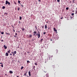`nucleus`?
<instances>
[{
    "instance_id": "obj_34",
    "label": "nucleus",
    "mask_w": 77,
    "mask_h": 77,
    "mask_svg": "<svg viewBox=\"0 0 77 77\" xmlns=\"http://www.w3.org/2000/svg\"><path fill=\"white\" fill-rule=\"evenodd\" d=\"M1 42H3V40H2Z\"/></svg>"
},
{
    "instance_id": "obj_42",
    "label": "nucleus",
    "mask_w": 77,
    "mask_h": 77,
    "mask_svg": "<svg viewBox=\"0 0 77 77\" xmlns=\"http://www.w3.org/2000/svg\"><path fill=\"white\" fill-rule=\"evenodd\" d=\"M51 41H53V40H52V39H51Z\"/></svg>"
},
{
    "instance_id": "obj_18",
    "label": "nucleus",
    "mask_w": 77,
    "mask_h": 77,
    "mask_svg": "<svg viewBox=\"0 0 77 77\" xmlns=\"http://www.w3.org/2000/svg\"><path fill=\"white\" fill-rule=\"evenodd\" d=\"M17 53V51H14V54H16Z\"/></svg>"
},
{
    "instance_id": "obj_57",
    "label": "nucleus",
    "mask_w": 77,
    "mask_h": 77,
    "mask_svg": "<svg viewBox=\"0 0 77 77\" xmlns=\"http://www.w3.org/2000/svg\"><path fill=\"white\" fill-rule=\"evenodd\" d=\"M47 23H48V22H47Z\"/></svg>"
},
{
    "instance_id": "obj_39",
    "label": "nucleus",
    "mask_w": 77,
    "mask_h": 77,
    "mask_svg": "<svg viewBox=\"0 0 77 77\" xmlns=\"http://www.w3.org/2000/svg\"><path fill=\"white\" fill-rule=\"evenodd\" d=\"M10 51H8V53H10Z\"/></svg>"
},
{
    "instance_id": "obj_20",
    "label": "nucleus",
    "mask_w": 77,
    "mask_h": 77,
    "mask_svg": "<svg viewBox=\"0 0 77 77\" xmlns=\"http://www.w3.org/2000/svg\"><path fill=\"white\" fill-rule=\"evenodd\" d=\"M29 63H30V61L29 62V61L28 60L27 61V63H29Z\"/></svg>"
},
{
    "instance_id": "obj_29",
    "label": "nucleus",
    "mask_w": 77,
    "mask_h": 77,
    "mask_svg": "<svg viewBox=\"0 0 77 77\" xmlns=\"http://www.w3.org/2000/svg\"><path fill=\"white\" fill-rule=\"evenodd\" d=\"M75 14H77V11H75Z\"/></svg>"
},
{
    "instance_id": "obj_3",
    "label": "nucleus",
    "mask_w": 77,
    "mask_h": 77,
    "mask_svg": "<svg viewBox=\"0 0 77 77\" xmlns=\"http://www.w3.org/2000/svg\"><path fill=\"white\" fill-rule=\"evenodd\" d=\"M31 37H32V35L31 34L29 35V38H31Z\"/></svg>"
},
{
    "instance_id": "obj_52",
    "label": "nucleus",
    "mask_w": 77,
    "mask_h": 77,
    "mask_svg": "<svg viewBox=\"0 0 77 77\" xmlns=\"http://www.w3.org/2000/svg\"><path fill=\"white\" fill-rule=\"evenodd\" d=\"M36 35H38V34H36Z\"/></svg>"
},
{
    "instance_id": "obj_32",
    "label": "nucleus",
    "mask_w": 77,
    "mask_h": 77,
    "mask_svg": "<svg viewBox=\"0 0 77 77\" xmlns=\"http://www.w3.org/2000/svg\"><path fill=\"white\" fill-rule=\"evenodd\" d=\"M1 66H2V67H3V65H1Z\"/></svg>"
},
{
    "instance_id": "obj_22",
    "label": "nucleus",
    "mask_w": 77,
    "mask_h": 77,
    "mask_svg": "<svg viewBox=\"0 0 77 77\" xmlns=\"http://www.w3.org/2000/svg\"><path fill=\"white\" fill-rule=\"evenodd\" d=\"M66 9L67 10H68V9H69V8H68V7H67L66 8Z\"/></svg>"
},
{
    "instance_id": "obj_2",
    "label": "nucleus",
    "mask_w": 77,
    "mask_h": 77,
    "mask_svg": "<svg viewBox=\"0 0 77 77\" xmlns=\"http://www.w3.org/2000/svg\"><path fill=\"white\" fill-rule=\"evenodd\" d=\"M54 31L56 32H57V29H56L55 28H54Z\"/></svg>"
},
{
    "instance_id": "obj_15",
    "label": "nucleus",
    "mask_w": 77,
    "mask_h": 77,
    "mask_svg": "<svg viewBox=\"0 0 77 77\" xmlns=\"http://www.w3.org/2000/svg\"><path fill=\"white\" fill-rule=\"evenodd\" d=\"M21 19H22V17H20V20H21Z\"/></svg>"
},
{
    "instance_id": "obj_38",
    "label": "nucleus",
    "mask_w": 77,
    "mask_h": 77,
    "mask_svg": "<svg viewBox=\"0 0 77 77\" xmlns=\"http://www.w3.org/2000/svg\"><path fill=\"white\" fill-rule=\"evenodd\" d=\"M38 34H40V32H38Z\"/></svg>"
},
{
    "instance_id": "obj_6",
    "label": "nucleus",
    "mask_w": 77,
    "mask_h": 77,
    "mask_svg": "<svg viewBox=\"0 0 77 77\" xmlns=\"http://www.w3.org/2000/svg\"><path fill=\"white\" fill-rule=\"evenodd\" d=\"M33 33L34 34L33 35H36V32L35 31L34 32H33Z\"/></svg>"
},
{
    "instance_id": "obj_60",
    "label": "nucleus",
    "mask_w": 77,
    "mask_h": 77,
    "mask_svg": "<svg viewBox=\"0 0 77 77\" xmlns=\"http://www.w3.org/2000/svg\"><path fill=\"white\" fill-rule=\"evenodd\" d=\"M9 72H10V71H9Z\"/></svg>"
},
{
    "instance_id": "obj_7",
    "label": "nucleus",
    "mask_w": 77,
    "mask_h": 77,
    "mask_svg": "<svg viewBox=\"0 0 77 77\" xmlns=\"http://www.w3.org/2000/svg\"><path fill=\"white\" fill-rule=\"evenodd\" d=\"M4 48H5V49H6V48H7V46H6L5 45H4Z\"/></svg>"
},
{
    "instance_id": "obj_28",
    "label": "nucleus",
    "mask_w": 77,
    "mask_h": 77,
    "mask_svg": "<svg viewBox=\"0 0 77 77\" xmlns=\"http://www.w3.org/2000/svg\"><path fill=\"white\" fill-rule=\"evenodd\" d=\"M74 15V13H72V15L73 16V15Z\"/></svg>"
},
{
    "instance_id": "obj_40",
    "label": "nucleus",
    "mask_w": 77,
    "mask_h": 77,
    "mask_svg": "<svg viewBox=\"0 0 77 77\" xmlns=\"http://www.w3.org/2000/svg\"><path fill=\"white\" fill-rule=\"evenodd\" d=\"M39 2H41V0H38Z\"/></svg>"
},
{
    "instance_id": "obj_44",
    "label": "nucleus",
    "mask_w": 77,
    "mask_h": 77,
    "mask_svg": "<svg viewBox=\"0 0 77 77\" xmlns=\"http://www.w3.org/2000/svg\"><path fill=\"white\" fill-rule=\"evenodd\" d=\"M0 64H2V63H1Z\"/></svg>"
},
{
    "instance_id": "obj_49",
    "label": "nucleus",
    "mask_w": 77,
    "mask_h": 77,
    "mask_svg": "<svg viewBox=\"0 0 77 77\" xmlns=\"http://www.w3.org/2000/svg\"><path fill=\"white\" fill-rule=\"evenodd\" d=\"M42 28H44V27L42 26Z\"/></svg>"
},
{
    "instance_id": "obj_4",
    "label": "nucleus",
    "mask_w": 77,
    "mask_h": 77,
    "mask_svg": "<svg viewBox=\"0 0 77 77\" xmlns=\"http://www.w3.org/2000/svg\"><path fill=\"white\" fill-rule=\"evenodd\" d=\"M31 72L30 71L29 72V76H31Z\"/></svg>"
},
{
    "instance_id": "obj_21",
    "label": "nucleus",
    "mask_w": 77,
    "mask_h": 77,
    "mask_svg": "<svg viewBox=\"0 0 77 77\" xmlns=\"http://www.w3.org/2000/svg\"><path fill=\"white\" fill-rule=\"evenodd\" d=\"M26 74H27V72H26L24 74V75H25V76H26Z\"/></svg>"
},
{
    "instance_id": "obj_23",
    "label": "nucleus",
    "mask_w": 77,
    "mask_h": 77,
    "mask_svg": "<svg viewBox=\"0 0 77 77\" xmlns=\"http://www.w3.org/2000/svg\"><path fill=\"white\" fill-rule=\"evenodd\" d=\"M1 34H2V35H3V34H4V32H2Z\"/></svg>"
},
{
    "instance_id": "obj_8",
    "label": "nucleus",
    "mask_w": 77,
    "mask_h": 77,
    "mask_svg": "<svg viewBox=\"0 0 77 77\" xmlns=\"http://www.w3.org/2000/svg\"><path fill=\"white\" fill-rule=\"evenodd\" d=\"M40 37H41V36L40 35V34H38V38H40Z\"/></svg>"
},
{
    "instance_id": "obj_46",
    "label": "nucleus",
    "mask_w": 77,
    "mask_h": 77,
    "mask_svg": "<svg viewBox=\"0 0 77 77\" xmlns=\"http://www.w3.org/2000/svg\"><path fill=\"white\" fill-rule=\"evenodd\" d=\"M15 5H17V3H15Z\"/></svg>"
},
{
    "instance_id": "obj_14",
    "label": "nucleus",
    "mask_w": 77,
    "mask_h": 77,
    "mask_svg": "<svg viewBox=\"0 0 77 77\" xmlns=\"http://www.w3.org/2000/svg\"><path fill=\"white\" fill-rule=\"evenodd\" d=\"M5 55H6L7 56H8V53H6Z\"/></svg>"
},
{
    "instance_id": "obj_9",
    "label": "nucleus",
    "mask_w": 77,
    "mask_h": 77,
    "mask_svg": "<svg viewBox=\"0 0 77 77\" xmlns=\"http://www.w3.org/2000/svg\"><path fill=\"white\" fill-rule=\"evenodd\" d=\"M5 15H8V13H4Z\"/></svg>"
},
{
    "instance_id": "obj_25",
    "label": "nucleus",
    "mask_w": 77,
    "mask_h": 77,
    "mask_svg": "<svg viewBox=\"0 0 77 77\" xmlns=\"http://www.w3.org/2000/svg\"><path fill=\"white\" fill-rule=\"evenodd\" d=\"M20 9V8H18V11H19Z\"/></svg>"
},
{
    "instance_id": "obj_5",
    "label": "nucleus",
    "mask_w": 77,
    "mask_h": 77,
    "mask_svg": "<svg viewBox=\"0 0 77 77\" xmlns=\"http://www.w3.org/2000/svg\"><path fill=\"white\" fill-rule=\"evenodd\" d=\"M45 29H47V24H46L45 26Z\"/></svg>"
},
{
    "instance_id": "obj_17",
    "label": "nucleus",
    "mask_w": 77,
    "mask_h": 77,
    "mask_svg": "<svg viewBox=\"0 0 77 77\" xmlns=\"http://www.w3.org/2000/svg\"><path fill=\"white\" fill-rule=\"evenodd\" d=\"M23 68H24V67L22 66L21 68V69H23Z\"/></svg>"
},
{
    "instance_id": "obj_59",
    "label": "nucleus",
    "mask_w": 77,
    "mask_h": 77,
    "mask_svg": "<svg viewBox=\"0 0 77 77\" xmlns=\"http://www.w3.org/2000/svg\"><path fill=\"white\" fill-rule=\"evenodd\" d=\"M53 56H51V57H52Z\"/></svg>"
},
{
    "instance_id": "obj_53",
    "label": "nucleus",
    "mask_w": 77,
    "mask_h": 77,
    "mask_svg": "<svg viewBox=\"0 0 77 77\" xmlns=\"http://www.w3.org/2000/svg\"><path fill=\"white\" fill-rule=\"evenodd\" d=\"M12 55V54H10V55Z\"/></svg>"
},
{
    "instance_id": "obj_37",
    "label": "nucleus",
    "mask_w": 77,
    "mask_h": 77,
    "mask_svg": "<svg viewBox=\"0 0 77 77\" xmlns=\"http://www.w3.org/2000/svg\"><path fill=\"white\" fill-rule=\"evenodd\" d=\"M35 28L36 29H37V28L36 27V26H35Z\"/></svg>"
},
{
    "instance_id": "obj_31",
    "label": "nucleus",
    "mask_w": 77,
    "mask_h": 77,
    "mask_svg": "<svg viewBox=\"0 0 77 77\" xmlns=\"http://www.w3.org/2000/svg\"><path fill=\"white\" fill-rule=\"evenodd\" d=\"M69 3H72V2L71 1H70Z\"/></svg>"
},
{
    "instance_id": "obj_51",
    "label": "nucleus",
    "mask_w": 77,
    "mask_h": 77,
    "mask_svg": "<svg viewBox=\"0 0 77 77\" xmlns=\"http://www.w3.org/2000/svg\"><path fill=\"white\" fill-rule=\"evenodd\" d=\"M17 77H19V76H17Z\"/></svg>"
},
{
    "instance_id": "obj_43",
    "label": "nucleus",
    "mask_w": 77,
    "mask_h": 77,
    "mask_svg": "<svg viewBox=\"0 0 77 77\" xmlns=\"http://www.w3.org/2000/svg\"><path fill=\"white\" fill-rule=\"evenodd\" d=\"M45 63H46V60H45Z\"/></svg>"
},
{
    "instance_id": "obj_13",
    "label": "nucleus",
    "mask_w": 77,
    "mask_h": 77,
    "mask_svg": "<svg viewBox=\"0 0 77 77\" xmlns=\"http://www.w3.org/2000/svg\"><path fill=\"white\" fill-rule=\"evenodd\" d=\"M10 73H11V74H13V72H12V71H10Z\"/></svg>"
},
{
    "instance_id": "obj_12",
    "label": "nucleus",
    "mask_w": 77,
    "mask_h": 77,
    "mask_svg": "<svg viewBox=\"0 0 77 77\" xmlns=\"http://www.w3.org/2000/svg\"><path fill=\"white\" fill-rule=\"evenodd\" d=\"M22 31H24V28H22Z\"/></svg>"
},
{
    "instance_id": "obj_41",
    "label": "nucleus",
    "mask_w": 77,
    "mask_h": 77,
    "mask_svg": "<svg viewBox=\"0 0 77 77\" xmlns=\"http://www.w3.org/2000/svg\"><path fill=\"white\" fill-rule=\"evenodd\" d=\"M19 23H20V21H19Z\"/></svg>"
},
{
    "instance_id": "obj_26",
    "label": "nucleus",
    "mask_w": 77,
    "mask_h": 77,
    "mask_svg": "<svg viewBox=\"0 0 77 77\" xmlns=\"http://www.w3.org/2000/svg\"><path fill=\"white\" fill-rule=\"evenodd\" d=\"M46 33V32H44V33H43L44 35H45Z\"/></svg>"
},
{
    "instance_id": "obj_56",
    "label": "nucleus",
    "mask_w": 77,
    "mask_h": 77,
    "mask_svg": "<svg viewBox=\"0 0 77 77\" xmlns=\"http://www.w3.org/2000/svg\"><path fill=\"white\" fill-rule=\"evenodd\" d=\"M73 0V1H75V0Z\"/></svg>"
},
{
    "instance_id": "obj_10",
    "label": "nucleus",
    "mask_w": 77,
    "mask_h": 77,
    "mask_svg": "<svg viewBox=\"0 0 77 77\" xmlns=\"http://www.w3.org/2000/svg\"><path fill=\"white\" fill-rule=\"evenodd\" d=\"M2 8L3 9H5V6H3L2 7Z\"/></svg>"
},
{
    "instance_id": "obj_1",
    "label": "nucleus",
    "mask_w": 77,
    "mask_h": 77,
    "mask_svg": "<svg viewBox=\"0 0 77 77\" xmlns=\"http://www.w3.org/2000/svg\"><path fill=\"white\" fill-rule=\"evenodd\" d=\"M8 5H10V3L8 2L7 1H6V3H5V5H8Z\"/></svg>"
},
{
    "instance_id": "obj_33",
    "label": "nucleus",
    "mask_w": 77,
    "mask_h": 77,
    "mask_svg": "<svg viewBox=\"0 0 77 77\" xmlns=\"http://www.w3.org/2000/svg\"><path fill=\"white\" fill-rule=\"evenodd\" d=\"M15 35H16V36H17V33H16Z\"/></svg>"
},
{
    "instance_id": "obj_47",
    "label": "nucleus",
    "mask_w": 77,
    "mask_h": 77,
    "mask_svg": "<svg viewBox=\"0 0 77 77\" xmlns=\"http://www.w3.org/2000/svg\"><path fill=\"white\" fill-rule=\"evenodd\" d=\"M29 32H30V33H31V32H32L30 31Z\"/></svg>"
},
{
    "instance_id": "obj_62",
    "label": "nucleus",
    "mask_w": 77,
    "mask_h": 77,
    "mask_svg": "<svg viewBox=\"0 0 77 77\" xmlns=\"http://www.w3.org/2000/svg\"><path fill=\"white\" fill-rule=\"evenodd\" d=\"M76 15H77V14Z\"/></svg>"
},
{
    "instance_id": "obj_27",
    "label": "nucleus",
    "mask_w": 77,
    "mask_h": 77,
    "mask_svg": "<svg viewBox=\"0 0 77 77\" xmlns=\"http://www.w3.org/2000/svg\"><path fill=\"white\" fill-rule=\"evenodd\" d=\"M35 65H38V64H37L36 63H35Z\"/></svg>"
},
{
    "instance_id": "obj_55",
    "label": "nucleus",
    "mask_w": 77,
    "mask_h": 77,
    "mask_svg": "<svg viewBox=\"0 0 77 77\" xmlns=\"http://www.w3.org/2000/svg\"><path fill=\"white\" fill-rule=\"evenodd\" d=\"M1 38H2V36H1Z\"/></svg>"
},
{
    "instance_id": "obj_54",
    "label": "nucleus",
    "mask_w": 77,
    "mask_h": 77,
    "mask_svg": "<svg viewBox=\"0 0 77 77\" xmlns=\"http://www.w3.org/2000/svg\"><path fill=\"white\" fill-rule=\"evenodd\" d=\"M50 29V28H49L48 29Z\"/></svg>"
},
{
    "instance_id": "obj_11",
    "label": "nucleus",
    "mask_w": 77,
    "mask_h": 77,
    "mask_svg": "<svg viewBox=\"0 0 77 77\" xmlns=\"http://www.w3.org/2000/svg\"><path fill=\"white\" fill-rule=\"evenodd\" d=\"M18 3H19L20 5H21V3H21V1H18Z\"/></svg>"
},
{
    "instance_id": "obj_50",
    "label": "nucleus",
    "mask_w": 77,
    "mask_h": 77,
    "mask_svg": "<svg viewBox=\"0 0 77 77\" xmlns=\"http://www.w3.org/2000/svg\"><path fill=\"white\" fill-rule=\"evenodd\" d=\"M56 0H55L54 1L56 2Z\"/></svg>"
},
{
    "instance_id": "obj_19",
    "label": "nucleus",
    "mask_w": 77,
    "mask_h": 77,
    "mask_svg": "<svg viewBox=\"0 0 77 77\" xmlns=\"http://www.w3.org/2000/svg\"><path fill=\"white\" fill-rule=\"evenodd\" d=\"M6 34L7 35H10V34H9V33H6Z\"/></svg>"
},
{
    "instance_id": "obj_35",
    "label": "nucleus",
    "mask_w": 77,
    "mask_h": 77,
    "mask_svg": "<svg viewBox=\"0 0 77 77\" xmlns=\"http://www.w3.org/2000/svg\"><path fill=\"white\" fill-rule=\"evenodd\" d=\"M14 55H15V54H14V53H13V56H14Z\"/></svg>"
},
{
    "instance_id": "obj_61",
    "label": "nucleus",
    "mask_w": 77,
    "mask_h": 77,
    "mask_svg": "<svg viewBox=\"0 0 77 77\" xmlns=\"http://www.w3.org/2000/svg\"><path fill=\"white\" fill-rule=\"evenodd\" d=\"M76 9H77V8H76Z\"/></svg>"
},
{
    "instance_id": "obj_36",
    "label": "nucleus",
    "mask_w": 77,
    "mask_h": 77,
    "mask_svg": "<svg viewBox=\"0 0 77 77\" xmlns=\"http://www.w3.org/2000/svg\"><path fill=\"white\" fill-rule=\"evenodd\" d=\"M21 6H22V7H23V5H21Z\"/></svg>"
},
{
    "instance_id": "obj_58",
    "label": "nucleus",
    "mask_w": 77,
    "mask_h": 77,
    "mask_svg": "<svg viewBox=\"0 0 77 77\" xmlns=\"http://www.w3.org/2000/svg\"><path fill=\"white\" fill-rule=\"evenodd\" d=\"M15 37H17V36H15Z\"/></svg>"
},
{
    "instance_id": "obj_45",
    "label": "nucleus",
    "mask_w": 77,
    "mask_h": 77,
    "mask_svg": "<svg viewBox=\"0 0 77 77\" xmlns=\"http://www.w3.org/2000/svg\"><path fill=\"white\" fill-rule=\"evenodd\" d=\"M35 66H33V68H35Z\"/></svg>"
},
{
    "instance_id": "obj_30",
    "label": "nucleus",
    "mask_w": 77,
    "mask_h": 77,
    "mask_svg": "<svg viewBox=\"0 0 77 77\" xmlns=\"http://www.w3.org/2000/svg\"><path fill=\"white\" fill-rule=\"evenodd\" d=\"M63 17H62L61 18V20H62V19H63Z\"/></svg>"
},
{
    "instance_id": "obj_24",
    "label": "nucleus",
    "mask_w": 77,
    "mask_h": 77,
    "mask_svg": "<svg viewBox=\"0 0 77 77\" xmlns=\"http://www.w3.org/2000/svg\"><path fill=\"white\" fill-rule=\"evenodd\" d=\"M57 2L59 3L60 2V0H57Z\"/></svg>"
},
{
    "instance_id": "obj_48",
    "label": "nucleus",
    "mask_w": 77,
    "mask_h": 77,
    "mask_svg": "<svg viewBox=\"0 0 77 77\" xmlns=\"http://www.w3.org/2000/svg\"><path fill=\"white\" fill-rule=\"evenodd\" d=\"M14 31L15 32V30H14Z\"/></svg>"
},
{
    "instance_id": "obj_16",
    "label": "nucleus",
    "mask_w": 77,
    "mask_h": 77,
    "mask_svg": "<svg viewBox=\"0 0 77 77\" xmlns=\"http://www.w3.org/2000/svg\"><path fill=\"white\" fill-rule=\"evenodd\" d=\"M43 40V39L42 38L41 39V41H40L41 42H42V40Z\"/></svg>"
}]
</instances>
